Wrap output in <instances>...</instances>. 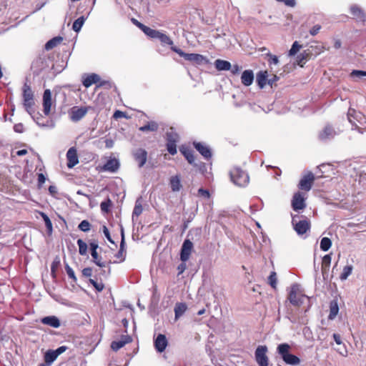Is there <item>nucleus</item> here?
<instances>
[{
  "instance_id": "13",
  "label": "nucleus",
  "mask_w": 366,
  "mask_h": 366,
  "mask_svg": "<svg viewBox=\"0 0 366 366\" xmlns=\"http://www.w3.org/2000/svg\"><path fill=\"white\" fill-rule=\"evenodd\" d=\"M292 207L295 211H299L306 207L305 198L300 192H296L292 199Z\"/></svg>"
},
{
  "instance_id": "56",
  "label": "nucleus",
  "mask_w": 366,
  "mask_h": 366,
  "mask_svg": "<svg viewBox=\"0 0 366 366\" xmlns=\"http://www.w3.org/2000/svg\"><path fill=\"white\" fill-rule=\"evenodd\" d=\"M320 29H321V26L319 25V24H316V25H315V26H313L312 27V29L310 31V34L312 36H315L316 34H318V32L320 31Z\"/></svg>"
},
{
  "instance_id": "28",
  "label": "nucleus",
  "mask_w": 366,
  "mask_h": 366,
  "mask_svg": "<svg viewBox=\"0 0 366 366\" xmlns=\"http://www.w3.org/2000/svg\"><path fill=\"white\" fill-rule=\"evenodd\" d=\"M214 66L218 71H229L231 69L230 62L222 59L215 60Z\"/></svg>"
},
{
  "instance_id": "10",
  "label": "nucleus",
  "mask_w": 366,
  "mask_h": 366,
  "mask_svg": "<svg viewBox=\"0 0 366 366\" xmlns=\"http://www.w3.org/2000/svg\"><path fill=\"white\" fill-rule=\"evenodd\" d=\"M193 243L188 239H186L182 245L180 251V259L182 262H187L193 250Z\"/></svg>"
},
{
  "instance_id": "53",
  "label": "nucleus",
  "mask_w": 366,
  "mask_h": 366,
  "mask_svg": "<svg viewBox=\"0 0 366 366\" xmlns=\"http://www.w3.org/2000/svg\"><path fill=\"white\" fill-rule=\"evenodd\" d=\"M89 281L98 292H102L104 290V285L102 282H98L93 279H89Z\"/></svg>"
},
{
  "instance_id": "12",
  "label": "nucleus",
  "mask_w": 366,
  "mask_h": 366,
  "mask_svg": "<svg viewBox=\"0 0 366 366\" xmlns=\"http://www.w3.org/2000/svg\"><path fill=\"white\" fill-rule=\"evenodd\" d=\"M350 11L357 22H361L364 24L366 21V13L358 5H351L350 7Z\"/></svg>"
},
{
  "instance_id": "37",
  "label": "nucleus",
  "mask_w": 366,
  "mask_h": 366,
  "mask_svg": "<svg viewBox=\"0 0 366 366\" xmlns=\"http://www.w3.org/2000/svg\"><path fill=\"white\" fill-rule=\"evenodd\" d=\"M182 152L184 157H185V159L187 160V162L190 164H193V165L196 166V164L194 163L195 157L192 150L186 149L184 151H182Z\"/></svg>"
},
{
  "instance_id": "22",
  "label": "nucleus",
  "mask_w": 366,
  "mask_h": 366,
  "mask_svg": "<svg viewBox=\"0 0 366 366\" xmlns=\"http://www.w3.org/2000/svg\"><path fill=\"white\" fill-rule=\"evenodd\" d=\"M254 81V73L252 70H244L241 76L242 84L246 86H250Z\"/></svg>"
},
{
  "instance_id": "40",
  "label": "nucleus",
  "mask_w": 366,
  "mask_h": 366,
  "mask_svg": "<svg viewBox=\"0 0 366 366\" xmlns=\"http://www.w3.org/2000/svg\"><path fill=\"white\" fill-rule=\"evenodd\" d=\"M353 267L352 265H347L344 267L342 272L340 274V280H345L347 279V277L352 274Z\"/></svg>"
},
{
  "instance_id": "31",
  "label": "nucleus",
  "mask_w": 366,
  "mask_h": 366,
  "mask_svg": "<svg viewBox=\"0 0 366 366\" xmlns=\"http://www.w3.org/2000/svg\"><path fill=\"white\" fill-rule=\"evenodd\" d=\"M62 41L63 38L61 36H55L45 44L44 48L49 51L59 45Z\"/></svg>"
},
{
  "instance_id": "48",
  "label": "nucleus",
  "mask_w": 366,
  "mask_h": 366,
  "mask_svg": "<svg viewBox=\"0 0 366 366\" xmlns=\"http://www.w3.org/2000/svg\"><path fill=\"white\" fill-rule=\"evenodd\" d=\"M166 146L167 149L170 154L174 155L177 154V142H167Z\"/></svg>"
},
{
  "instance_id": "54",
  "label": "nucleus",
  "mask_w": 366,
  "mask_h": 366,
  "mask_svg": "<svg viewBox=\"0 0 366 366\" xmlns=\"http://www.w3.org/2000/svg\"><path fill=\"white\" fill-rule=\"evenodd\" d=\"M350 76L353 78H362L363 76H366V71H362V70H353L351 73H350Z\"/></svg>"
},
{
  "instance_id": "36",
  "label": "nucleus",
  "mask_w": 366,
  "mask_h": 366,
  "mask_svg": "<svg viewBox=\"0 0 366 366\" xmlns=\"http://www.w3.org/2000/svg\"><path fill=\"white\" fill-rule=\"evenodd\" d=\"M167 142H177L179 139L178 134L171 128L169 131L166 133Z\"/></svg>"
},
{
  "instance_id": "23",
  "label": "nucleus",
  "mask_w": 366,
  "mask_h": 366,
  "mask_svg": "<svg viewBox=\"0 0 366 366\" xmlns=\"http://www.w3.org/2000/svg\"><path fill=\"white\" fill-rule=\"evenodd\" d=\"M339 312V306L337 300L334 299L330 302V313L328 315V320H333L337 317Z\"/></svg>"
},
{
  "instance_id": "18",
  "label": "nucleus",
  "mask_w": 366,
  "mask_h": 366,
  "mask_svg": "<svg viewBox=\"0 0 366 366\" xmlns=\"http://www.w3.org/2000/svg\"><path fill=\"white\" fill-rule=\"evenodd\" d=\"M43 112L46 116L51 112V93L49 89H46L43 94Z\"/></svg>"
},
{
  "instance_id": "44",
  "label": "nucleus",
  "mask_w": 366,
  "mask_h": 366,
  "mask_svg": "<svg viewBox=\"0 0 366 366\" xmlns=\"http://www.w3.org/2000/svg\"><path fill=\"white\" fill-rule=\"evenodd\" d=\"M112 206V201L109 198H107L105 201L100 204V208L103 213H108Z\"/></svg>"
},
{
  "instance_id": "17",
  "label": "nucleus",
  "mask_w": 366,
  "mask_h": 366,
  "mask_svg": "<svg viewBox=\"0 0 366 366\" xmlns=\"http://www.w3.org/2000/svg\"><path fill=\"white\" fill-rule=\"evenodd\" d=\"M154 347L158 352H162L165 350L168 341L164 335L159 334L154 339Z\"/></svg>"
},
{
  "instance_id": "62",
  "label": "nucleus",
  "mask_w": 366,
  "mask_h": 366,
  "mask_svg": "<svg viewBox=\"0 0 366 366\" xmlns=\"http://www.w3.org/2000/svg\"><path fill=\"white\" fill-rule=\"evenodd\" d=\"M306 56L307 55L302 53L297 56V62L298 64L300 65L301 66H302V64H305V61L306 60Z\"/></svg>"
},
{
  "instance_id": "49",
  "label": "nucleus",
  "mask_w": 366,
  "mask_h": 366,
  "mask_svg": "<svg viewBox=\"0 0 366 366\" xmlns=\"http://www.w3.org/2000/svg\"><path fill=\"white\" fill-rule=\"evenodd\" d=\"M93 258V262L100 267H105L107 266V262L102 260V257L98 255L97 252H96V255L92 256Z\"/></svg>"
},
{
  "instance_id": "3",
  "label": "nucleus",
  "mask_w": 366,
  "mask_h": 366,
  "mask_svg": "<svg viewBox=\"0 0 366 366\" xmlns=\"http://www.w3.org/2000/svg\"><path fill=\"white\" fill-rule=\"evenodd\" d=\"M232 182L238 187H246L249 182L248 174L240 167H235L229 172Z\"/></svg>"
},
{
  "instance_id": "21",
  "label": "nucleus",
  "mask_w": 366,
  "mask_h": 366,
  "mask_svg": "<svg viewBox=\"0 0 366 366\" xmlns=\"http://www.w3.org/2000/svg\"><path fill=\"white\" fill-rule=\"evenodd\" d=\"M41 322L44 325H49L54 328H58L60 327V320L56 316H46L41 320Z\"/></svg>"
},
{
  "instance_id": "41",
  "label": "nucleus",
  "mask_w": 366,
  "mask_h": 366,
  "mask_svg": "<svg viewBox=\"0 0 366 366\" xmlns=\"http://www.w3.org/2000/svg\"><path fill=\"white\" fill-rule=\"evenodd\" d=\"M142 31L151 39H157L159 31L152 29L148 26H145Z\"/></svg>"
},
{
  "instance_id": "26",
  "label": "nucleus",
  "mask_w": 366,
  "mask_h": 366,
  "mask_svg": "<svg viewBox=\"0 0 366 366\" xmlns=\"http://www.w3.org/2000/svg\"><path fill=\"white\" fill-rule=\"evenodd\" d=\"M125 242H124V231L123 229H122V241L120 243V248L117 253L115 254V257L119 259V262H123L125 259Z\"/></svg>"
},
{
  "instance_id": "38",
  "label": "nucleus",
  "mask_w": 366,
  "mask_h": 366,
  "mask_svg": "<svg viewBox=\"0 0 366 366\" xmlns=\"http://www.w3.org/2000/svg\"><path fill=\"white\" fill-rule=\"evenodd\" d=\"M332 246V241L329 237H323L320 241V249L327 252Z\"/></svg>"
},
{
  "instance_id": "45",
  "label": "nucleus",
  "mask_w": 366,
  "mask_h": 366,
  "mask_svg": "<svg viewBox=\"0 0 366 366\" xmlns=\"http://www.w3.org/2000/svg\"><path fill=\"white\" fill-rule=\"evenodd\" d=\"M79 252L81 255H86L87 253V244L81 239L77 240Z\"/></svg>"
},
{
  "instance_id": "34",
  "label": "nucleus",
  "mask_w": 366,
  "mask_h": 366,
  "mask_svg": "<svg viewBox=\"0 0 366 366\" xmlns=\"http://www.w3.org/2000/svg\"><path fill=\"white\" fill-rule=\"evenodd\" d=\"M55 352L52 350H49L44 355V361L46 365H50L53 363L57 358Z\"/></svg>"
},
{
  "instance_id": "5",
  "label": "nucleus",
  "mask_w": 366,
  "mask_h": 366,
  "mask_svg": "<svg viewBox=\"0 0 366 366\" xmlns=\"http://www.w3.org/2000/svg\"><path fill=\"white\" fill-rule=\"evenodd\" d=\"M51 66V69H54V65L52 64L51 58L46 54L39 56L31 64L32 69L37 74L49 69Z\"/></svg>"
},
{
  "instance_id": "57",
  "label": "nucleus",
  "mask_w": 366,
  "mask_h": 366,
  "mask_svg": "<svg viewBox=\"0 0 366 366\" xmlns=\"http://www.w3.org/2000/svg\"><path fill=\"white\" fill-rule=\"evenodd\" d=\"M90 247H91V255L94 256L96 255V252H97V249L98 248V244L96 242H90Z\"/></svg>"
},
{
  "instance_id": "27",
  "label": "nucleus",
  "mask_w": 366,
  "mask_h": 366,
  "mask_svg": "<svg viewBox=\"0 0 366 366\" xmlns=\"http://www.w3.org/2000/svg\"><path fill=\"white\" fill-rule=\"evenodd\" d=\"M187 306L184 302H177L174 306L175 320H178L186 312Z\"/></svg>"
},
{
  "instance_id": "43",
  "label": "nucleus",
  "mask_w": 366,
  "mask_h": 366,
  "mask_svg": "<svg viewBox=\"0 0 366 366\" xmlns=\"http://www.w3.org/2000/svg\"><path fill=\"white\" fill-rule=\"evenodd\" d=\"M126 344H128V340L126 341H122V340H117L113 341L111 344V348L114 351H117L122 347H123Z\"/></svg>"
},
{
  "instance_id": "59",
  "label": "nucleus",
  "mask_w": 366,
  "mask_h": 366,
  "mask_svg": "<svg viewBox=\"0 0 366 366\" xmlns=\"http://www.w3.org/2000/svg\"><path fill=\"white\" fill-rule=\"evenodd\" d=\"M45 181H46V177L44 176V174L42 173L38 174V185L39 187H41L42 186V184L45 182Z\"/></svg>"
},
{
  "instance_id": "32",
  "label": "nucleus",
  "mask_w": 366,
  "mask_h": 366,
  "mask_svg": "<svg viewBox=\"0 0 366 366\" xmlns=\"http://www.w3.org/2000/svg\"><path fill=\"white\" fill-rule=\"evenodd\" d=\"M257 82L260 88H263L267 83V71H259L257 74Z\"/></svg>"
},
{
  "instance_id": "50",
  "label": "nucleus",
  "mask_w": 366,
  "mask_h": 366,
  "mask_svg": "<svg viewBox=\"0 0 366 366\" xmlns=\"http://www.w3.org/2000/svg\"><path fill=\"white\" fill-rule=\"evenodd\" d=\"M277 274L276 272H272L268 277V282L269 285L275 289L277 286Z\"/></svg>"
},
{
  "instance_id": "47",
  "label": "nucleus",
  "mask_w": 366,
  "mask_h": 366,
  "mask_svg": "<svg viewBox=\"0 0 366 366\" xmlns=\"http://www.w3.org/2000/svg\"><path fill=\"white\" fill-rule=\"evenodd\" d=\"M78 228L82 231V232H86L90 230V228H91V224L89 223V222L88 220H82L79 226H78Z\"/></svg>"
},
{
  "instance_id": "61",
  "label": "nucleus",
  "mask_w": 366,
  "mask_h": 366,
  "mask_svg": "<svg viewBox=\"0 0 366 366\" xmlns=\"http://www.w3.org/2000/svg\"><path fill=\"white\" fill-rule=\"evenodd\" d=\"M82 274L86 277H91L92 275V269L91 267L84 268L82 270Z\"/></svg>"
},
{
  "instance_id": "58",
  "label": "nucleus",
  "mask_w": 366,
  "mask_h": 366,
  "mask_svg": "<svg viewBox=\"0 0 366 366\" xmlns=\"http://www.w3.org/2000/svg\"><path fill=\"white\" fill-rule=\"evenodd\" d=\"M198 194L207 199L209 198L210 196L209 191L203 188H200L198 189Z\"/></svg>"
},
{
  "instance_id": "42",
  "label": "nucleus",
  "mask_w": 366,
  "mask_h": 366,
  "mask_svg": "<svg viewBox=\"0 0 366 366\" xmlns=\"http://www.w3.org/2000/svg\"><path fill=\"white\" fill-rule=\"evenodd\" d=\"M142 206L139 199H137L136 201L135 206L132 212V219L134 220L135 217H138L142 213Z\"/></svg>"
},
{
  "instance_id": "6",
  "label": "nucleus",
  "mask_w": 366,
  "mask_h": 366,
  "mask_svg": "<svg viewBox=\"0 0 366 366\" xmlns=\"http://www.w3.org/2000/svg\"><path fill=\"white\" fill-rule=\"evenodd\" d=\"M23 104L26 111L31 115L34 112L33 106L34 105V92L31 86L25 83L22 88Z\"/></svg>"
},
{
  "instance_id": "1",
  "label": "nucleus",
  "mask_w": 366,
  "mask_h": 366,
  "mask_svg": "<svg viewBox=\"0 0 366 366\" xmlns=\"http://www.w3.org/2000/svg\"><path fill=\"white\" fill-rule=\"evenodd\" d=\"M290 348L289 344L282 343L277 346V352L287 365H298L300 363V359L290 352Z\"/></svg>"
},
{
  "instance_id": "19",
  "label": "nucleus",
  "mask_w": 366,
  "mask_h": 366,
  "mask_svg": "<svg viewBox=\"0 0 366 366\" xmlns=\"http://www.w3.org/2000/svg\"><path fill=\"white\" fill-rule=\"evenodd\" d=\"M67 167L72 168L79 163L78 156L76 149L70 148L66 152Z\"/></svg>"
},
{
  "instance_id": "24",
  "label": "nucleus",
  "mask_w": 366,
  "mask_h": 366,
  "mask_svg": "<svg viewBox=\"0 0 366 366\" xmlns=\"http://www.w3.org/2000/svg\"><path fill=\"white\" fill-rule=\"evenodd\" d=\"M169 185L172 192H179L182 187L180 177L179 175L171 177L169 179Z\"/></svg>"
},
{
  "instance_id": "14",
  "label": "nucleus",
  "mask_w": 366,
  "mask_h": 366,
  "mask_svg": "<svg viewBox=\"0 0 366 366\" xmlns=\"http://www.w3.org/2000/svg\"><path fill=\"white\" fill-rule=\"evenodd\" d=\"M134 160L137 162L138 167L142 168L147 162V152L142 148H139L132 152Z\"/></svg>"
},
{
  "instance_id": "16",
  "label": "nucleus",
  "mask_w": 366,
  "mask_h": 366,
  "mask_svg": "<svg viewBox=\"0 0 366 366\" xmlns=\"http://www.w3.org/2000/svg\"><path fill=\"white\" fill-rule=\"evenodd\" d=\"M193 145L194 147L203 156L204 159L207 160L211 159L212 151L207 145L197 142H194Z\"/></svg>"
},
{
  "instance_id": "25",
  "label": "nucleus",
  "mask_w": 366,
  "mask_h": 366,
  "mask_svg": "<svg viewBox=\"0 0 366 366\" xmlns=\"http://www.w3.org/2000/svg\"><path fill=\"white\" fill-rule=\"evenodd\" d=\"M100 81V76L97 74H92L88 75L82 81L83 85L88 88L93 84H98Z\"/></svg>"
},
{
  "instance_id": "9",
  "label": "nucleus",
  "mask_w": 366,
  "mask_h": 366,
  "mask_svg": "<svg viewBox=\"0 0 366 366\" xmlns=\"http://www.w3.org/2000/svg\"><path fill=\"white\" fill-rule=\"evenodd\" d=\"M338 133L331 125L327 124L319 132L318 138L320 141L326 142L332 139Z\"/></svg>"
},
{
  "instance_id": "51",
  "label": "nucleus",
  "mask_w": 366,
  "mask_h": 366,
  "mask_svg": "<svg viewBox=\"0 0 366 366\" xmlns=\"http://www.w3.org/2000/svg\"><path fill=\"white\" fill-rule=\"evenodd\" d=\"M65 269H66V274H67L68 277L70 279H71L74 282H76L77 279H76V275L74 274V272L72 269V268L68 264H66Z\"/></svg>"
},
{
  "instance_id": "35",
  "label": "nucleus",
  "mask_w": 366,
  "mask_h": 366,
  "mask_svg": "<svg viewBox=\"0 0 366 366\" xmlns=\"http://www.w3.org/2000/svg\"><path fill=\"white\" fill-rule=\"evenodd\" d=\"M86 19V17H85L84 16L79 17L77 19H76L74 21L73 25H72V29L75 32H79L81 30V27L83 26Z\"/></svg>"
},
{
  "instance_id": "55",
  "label": "nucleus",
  "mask_w": 366,
  "mask_h": 366,
  "mask_svg": "<svg viewBox=\"0 0 366 366\" xmlns=\"http://www.w3.org/2000/svg\"><path fill=\"white\" fill-rule=\"evenodd\" d=\"M102 230H103V233H104V236L108 239V241H109L111 243L114 244V241L112 240V239L111 237L108 228L105 225L103 226Z\"/></svg>"
},
{
  "instance_id": "7",
  "label": "nucleus",
  "mask_w": 366,
  "mask_h": 366,
  "mask_svg": "<svg viewBox=\"0 0 366 366\" xmlns=\"http://www.w3.org/2000/svg\"><path fill=\"white\" fill-rule=\"evenodd\" d=\"M297 218H298L297 215L292 217V223L294 226V229L299 235H302L305 234L310 228V221L307 219H304L302 220L297 221Z\"/></svg>"
},
{
  "instance_id": "63",
  "label": "nucleus",
  "mask_w": 366,
  "mask_h": 366,
  "mask_svg": "<svg viewBox=\"0 0 366 366\" xmlns=\"http://www.w3.org/2000/svg\"><path fill=\"white\" fill-rule=\"evenodd\" d=\"M269 63L270 64H277L279 63L278 57L275 55L269 54Z\"/></svg>"
},
{
  "instance_id": "8",
  "label": "nucleus",
  "mask_w": 366,
  "mask_h": 366,
  "mask_svg": "<svg viewBox=\"0 0 366 366\" xmlns=\"http://www.w3.org/2000/svg\"><path fill=\"white\" fill-rule=\"evenodd\" d=\"M267 347L265 345H259L257 347L254 356L259 366H268L269 359L267 356Z\"/></svg>"
},
{
  "instance_id": "15",
  "label": "nucleus",
  "mask_w": 366,
  "mask_h": 366,
  "mask_svg": "<svg viewBox=\"0 0 366 366\" xmlns=\"http://www.w3.org/2000/svg\"><path fill=\"white\" fill-rule=\"evenodd\" d=\"M87 112V107H74L69 112L70 119L74 122H79L86 114Z\"/></svg>"
},
{
  "instance_id": "39",
  "label": "nucleus",
  "mask_w": 366,
  "mask_h": 366,
  "mask_svg": "<svg viewBox=\"0 0 366 366\" xmlns=\"http://www.w3.org/2000/svg\"><path fill=\"white\" fill-rule=\"evenodd\" d=\"M157 39H159L162 44H168V45H173V41L164 33H162L161 31L159 32V34L157 37Z\"/></svg>"
},
{
  "instance_id": "29",
  "label": "nucleus",
  "mask_w": 366,
  "mask_h": 366,
  "mask_svg": "<svg viewBox=\"0 0 366 366\" xmlns=\"http://www.w3.org/2000/svg\"><path fill=\"white\" fill-rule=\"evenodd\" d=\"M159 129L158 124L154 121H150L147 124L142 126L139 128V131L142 132H156Z\"/></svg>"
},
{
  "instance_id": "2",
  "label": "nucleus",
  "mask_w": 366,
  "mask_h": 366,
  "mask_svg": "<svg viewBox=\"0 0 366 366\" xmlns=\"http://www.w3.org/2000/svg\"><path fill=\"white\" fill-rule=\"evenodd\" d=\"M171 49L175 53L178 54L180 56L183 57L185 60L189 61L196 65H204L209 63L207 57L202 54L185 53L177 46H172Z\"/></svg>"
},
{
  "instance_id": "52",
  "label": "nucleus",
  "mask_w": 366,
  "mask_h": 366,
  "mask_svg": "<svg viewBox=\"0 0 366 366\" xmlns=\"http://www.w3.org/2000/svg\"><path fill=\"white\" fill-rule=\"evenodd\" d=\"M300 48H301V45H300L297 41H295L292 44V47L289 51V56L295 55L298 52V51L300 50Z\"/></svg>"
},
{
  "instance_id": "33",
  "label": "nucleus",
  "mask_w": 366,
  "mask_h": 366,
  "mask_svg": "<svg viewBox=\"0 0 366 366\" xmlns=\"http://www.w3.org/2000/svg\"><path fill=\"white\" fill-rule=\"evenodd\" d=\"M40 215L42 217V219L45 223V226L46 227V231H47L48 234H49V235L51 234L52 232H53V226H52L51 221L50 220L48 215L46 214H45L44 212H41Z\"/></svg>"
},
{
  "instance_id": "4",
  "label": "nucleus",
  "mask_w": 366,
  "mask_h": 366,
  "mask_svg": "<svg viewBox=\"0 0 366 366\" xmlns=\"http://www.w3.org/2000/svg\"><path fill=\"white\" fill-rule=\"evenodd\" d=\"M288 300L292 305L300 307L303 305L305 301L310 302V298L299 291V285L297 284H294L291 286Z\"/></svg>"
},
{
  "instance_id": "46",
  "label": "nucleus",
  "mask_w": 366,
  "mask_h": 366,
  "mask_svg": "<svg viewBox=\"0 0 366 366\" xmlns=\"http://www.w3.org/2000/svg\"><path fill=\"white\" fill-rule=\"evenodd\" d=\"M36 124L41 127H50L53 128L54 127V122L52 120H48L46 123L41 122V119L39 117H37L36 119Z\"/></svg>"
},
{
  "instance_id": "20",
  "label": "nucleus",
  "mask_w": 366,
  "mask_h": 366,
  "mask_svg": "<svg viewBox=\"0 0 366 366\" xmlns=\"http://www.w3.org/2000/svg\"><path fill=\"white\" fill-rule=\"evenodd\" d=\"M120 164L118 159L115 158L109 159L102 167L104 172H116L119 168Z\"/></svg>"
},
{
  "instance_id": "60",
  "label": "nucleus",
  "mask_w": 366,
  "mask_h": 366,
  "mask_svg": "<svg viewBox=\"0 0 366 366\" xmlns=\"http://www.w3.org/2000/svg\"><path fill=\"white\" fill-rule=\"evenodd\" d=\"M98 86H104L106 88H111L112 87V82L109 81H107V80H103V81H99V82H98Z\"/></svg>"
},
{
  "instance_id": "64",
  "label": "nucleus",
  "mask_w": 366,
  "mask_h": 366,
  "mask_svg": "<svg viewBox=\"0 0 366 366\" xmlns=\"http://www.w3.org/2000/svg\"><path fill=\"white\" fill-rule=\"evenodd\" d=\"M241 67L238 64L231 65V69H229L233 74H237L240 71Z\"/></svg>"
},
{
  "instance_id": "30",
  "label": "nucleus",
  "mask_w": 366,
  "mask_h": 366,
  "mask_svg": "<svg viewBox=\"0 0 366 366\" xmlns=\"http://www.w3.org/2000/svg\"><path fill=\"white\" fill-rule=\"evenodd\" d=\"M331 255L326 254L322 258V273L324 279L325 278V275L329 270L330 263H331Z\"/></svg>"
},
{
  "instance_id": "11",
  "label": "nucleus",
  "mask_w": 366,
  "mask_h": 366,
  "mask_svg": "<svg viewBox=\"0 0 366 366\" xmlns=\"http://www.w3.org/2000/svg\"><path fill=\"white\" fill-rule=\"evenodd\" d=\"M315 180V175L312 172H308L300 179L298 187L302 190L310 191Z\"/></svg>"
}]
</instances>
